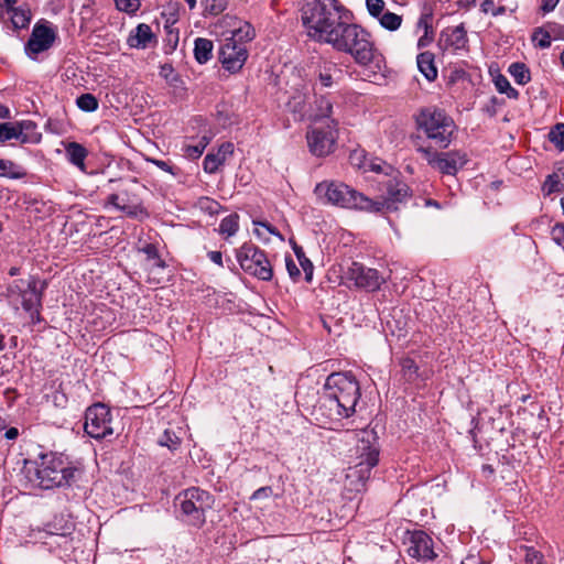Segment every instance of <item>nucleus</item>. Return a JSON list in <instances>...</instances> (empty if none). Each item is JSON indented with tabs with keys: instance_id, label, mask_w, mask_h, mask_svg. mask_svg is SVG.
<instances>
[{
	"instance_id": "2",
	"label": "nucleus",
	"mask_w": 564,
	"mask_h": 564,
	"mask_svg": "<svg viewBox=\"0 0 564 564\" xmlns=\"http://www.w3.org/2000/svg\"><path fill=\"white\" fill-rule=\"evenodd\" d=\"M348 12L338 0H304L301 21L311 39L327 44L347 20Z\"/></svg>"
},
{
	"instance_id": "15",
	"label": "nucleus",
	"mask_w": 564,
	"mask_h": 564,
	"mask_svg": "<svg viewBox=\"0 0 564 564\" xmlns=\"http://www.w3.org/2000/svg\"><path fill=\"white\" fill-rule=\"evenodd\" d=\"M248 58V50L243 43L225 40L219 50L223 67L231 74L238 73Z\"/></svg>"
},
{
	"instance_id": "53",
	"label": "nucleus",
	"mask_w": 564,
	"mask_h": 564,
	"mask_svg": "<svg viewBox=\"0 0 564 564\" xmlns=\"http://www.w3.org/2000/svg\"><path fill=\"white\" fill-rule=\"evenodd\" d=\"M147 161L152 163V164H154L156 167H159L160 170H162L164 172H167V173H170L172 175L176 174L174 166L171 165L166 161L158 160V159H153V158H148Z\"/></svg>"
},
{
	"instance_id": "46",
	"label": "nucleus",
	"mask_w": 564,
	"mask_h": 564,
	"mask_svg": "<svg viewBox=\"0 0 564 564\" xmlns=\"http://www.w3.org/2000/svg\"><path fill=\"white\" fill-rule=\"evenodd\" d=\"M20 130L17 132L15 124L12 122H2L0 123V142L3 143L6 141L17 139L20 137Z\"/></svg>"
},
{
	"instance_id": "58",
	"label": "nucleus",
	"mask_w": 564,
	"mask_h": 564,
	"mask_svg": "<svg viewBox=\"0 0 564 564\" xmlns=\"http://www.w3.org/2000/svg\"><path fill=\"white\" fill-rule=\"evenodd\" d=\"M207 257L219 267H223V253L220 251H209Z\"/></svg>"
},
{
	"instance_id": "17",
	"label": "nucleus",
	"mask_w": 564,
	"mask_h": 564,
	"mask_svg": "<svg viewBox=\"0 0 564 564\" xmlns=\"http://www.w3.org/2000/svg\"><path fill=\"white\" fill-rule=\"evenodd\" d=\"M406 552L417 561H433L437 557L432 538L421 530L411 533Z\"/></svg>"
},
{
	"instance_id": "34",
	"label": "nucleus",
	"mask_w": 564,
	"mask_h": 564,
	"mask_svg": "<svg viewBox=\"0 0 564 564\" xmlns=\"http://www.w3.org/2000/svg\"><path fill=\"white\" fill-rule=\"evenodd\" d=\"M378 20L380 25L388 31H397L402 24V17L390 11L383 12Z\"/></svg>"
},
{
	"instance_id": "14",
	"label": "nucleus",
	"mask_w": 564,
	"mask_h": 564,
	"mask_svg": "<svg viewBox=\"0 0 564 564\" xmlns=\"http://www.w3.org/2000/svg\"><path fill=\"white\" fill-rule=\"evenodd\" d=\"M348 281L354 282L358 289L375 292L384 283V278L378 270L368 268L359 262H351L345 271Z\"/></svg>"
},
{
	"instance_id": "56",
	"label": "nucleus",
	"mask_w": 564,
	"mask_h": 564,
	"mask_svg": "<svg viewBox=\"0 0 564 564\" xmlns=\"http://www.w3.org/2000/svg\"><path fill=\"white\" fill-rule=\"evenodd\" d=\"M253 225L254 226H261L262 228H264L271 235H274V236L279 237L281 240H284V238L280 234V231L274 226H272L271 224H269L267 221H253Z\"/></svg>"
},
{
	"instance_id": "30",
	"label": "nucleus",
	"mask_w": 564,
	"mask_h": 564,
	"mask_svg": "<svg viewBox=\"0 0 564 564\" xmlns=\"http://www.w3.org/2000/svg\"><path fill=\"white\" fill-rule=\"evenodd\" d=\"M508 72L518 85H525L531 80L530 69L524 63H512Z\"/></svg>"
},
{
	"instance_id": "37",
	"label": "nucleus",
	"mask_w": 564,
	"mask_h": 564,
	"mask_svg": "<svg viewBox=\"0 0 564 564\" xmlns=\"http://www.w3.org/2000/svg\"><path fill=\"white\" fill-rule=\"evenodd\" d=\"M542 191L545 195L564 191V184L558 173L550 174L543 183Z\"/></svg>"
},
{
	"instance_id": "5",
	"label": "nucleus",
	"mask_w": 564,
	"mask_h": 564,
	"mask_svg": "<svg viewBox=\"0 0 564 564\" xmlns=\"http://www.w3.org/2000/svg\"><path fill=\"white\" fill-rule=\"evenodd\" d=\"M47 282H40L36 275L28 279H17L7 285L6 297L14 312L23 310L30 317L31 325L42 322L44 291Z\"/></svg>"
},
{
	"instance_id": "52",
	"label": "nucleus",
	"mask_w": 564,
	"mask_h": 564,
	"mask_svg": "<svg viewBox=\"0 0 564 564\" xmlns=\"http://www.w3.org/2000/svg\"><path fill=\"white\" fill-rule=\"evenodd\" d=\"M285 267L292 280H297L301 276V271L290 254L285 256Z\"/></svg>"
},
{
	"instance_id": "26",
	"label": "nucleus",
	"mask_w": 564,
	"mask_h": 564,
	"mask_svg": "<svg viewBox=\"0 0 564 564\" xmlns=\"http://www.w3.org/2000/svg\"><path fill=\"white\" fill-rule=\"evenodd\" d=\"M17 132L20 130V140L21 143H36L41 140V134L35 132L36 124L30 120H23L20 122H15Z\"/></svg>"
},
{
	"instance_id": "33",
	"label": "nucleus",
	"mask_w": 564,
	"mask_h": 564,
	"mask_svg": "<svg viewBox=\"0 0 564 564\" xmlns=\"http://www.w3.org/2000/svg\"><path fill=\"white\" fill-rule=\"evenodd\" d=\"M254 37V29L250 23H245L239 29L232 32V35L228 37V41H232L238 43H243L246 45L247 42H250Z\"/></svg>"
},
{
	"instance_id": "38",
	"label": "nucleus",
	"mask_w": 564,
	"mask_h": 564,
	"mask_svg": "<svg viewBox=\"0 0 564 564\" xmlns=\"http://www.w3.org/2000/svg\"><path fill=\"white\" fill-rule=\"evenodd\" d=\"M495 86L500 94H506L507 97L511 99H518L519 91L511 86L510 82L506 76L501 74L498 75L495 78Z\"/></svg>"
},
{
	"instance_id": "42",
	"label": "nucleus",
	"mask_w": 564,
	"mask_h": 564,
	"mask_svg": "<svg viewBox=\"0 0 564 564\" xmlns=\"http://www.w3.org/2000/svg\"><path fill=\"white\" fill-rule=\"evenodd\" d=\"M401 371L406 381L413 382L417 378L419 367L413 359L404 358L401 360Z\"/></svg>"
},
{
	"instance_id": "19",
	"label": "nucleus",
	"mask_w": 564,
	"mask_h": 564,
	"mask_svg": "<svg viewBox=\"0 0 564 564\" xmlns=\"http://www.w3.org/2000/svg\"><path fill=\"white\" fill-rule=\"evenodd\" d=\"M107 205L124 213L130 218L142 220L149 217V213L142 202L128 198L127 202L120 203V194H110L107 197Z\"/></svg>"
},
{
	"instance_id": "63",
	"label": "nucleus",
	"mask_w": 564,
	"mask_h": 564,
	"mask_svg": "<svg viewBox=\"0 0 564 564\" xmlns=\"http://www.w3.org/2000/svg\"><path fill=\"white\" fill-rule=\"evenodd\" d=\"M505 12H506V7L500 6V7H497V8H496V7H494V10H492L491 14H492L494 17H498V15L503 14Z\"/></svg>"
},
{
	"instance_id": "4",
	"label": "nucleus",
	"mask_w": 564,
	"mask_h": 564,
	"mask_svg": "<svg viewBox=\"0 0 564 564\" xmlns=\"http://www.w3.org/2000/svg\"><path fill=\"white\" fill-rule=\"evenodd\" d=\"M360 395L359 382L351 372H333L324 384L319 409L327 410L330 419L349 417L356 412Z\"/></svg>"
},
{
	"instance_id": "47",
	"label": "nucleus",
	"mask_w": 564,
	"mask_h": 564,
	"mask_svg": "<svg viewBox=\"0 0 564 564\" xmlns=\"http://www.w3.org/2000/svg\"><path fill=\"white\" fill-rule=\"evenodd\" d=\"M524 564H545L544 556L533 547H525Z\"/></svg>"
},
{
	"instance_id": "48",
	"label": "nucleus",
	"mask_w": 564,
	"mask_h": 564,
	"mask_svg": "<svg viewBox=\"0 0 564 564\" xmlns=\"http://www.w3.org/2000/svg\"><path fill=\"white\" fill-rule=\"evenodd\" d=\"M366 7H367L369 14L371 17L378 19L383 13L384 1L383 0H366Z\"/></svg>"
},
{
	"instance_id": "59",
	"label": "nucleus",
	"mask_w": 564,
	"mask_h": 564,
	"mask_svg": "<svg viewBox=\"0 0 564 564\" xmlns=\"http://www.w3.org/2000/svg\"><path fill=\"white\" fill-rule=\"evenodd\" d=\"M494 7H495V2L494 0H485L482 1V3L480 4V9L484 13H491L492 10H494Z\"/></svg>"
},
{
	"instance_id": "57",
	"label": "nucleus",
	"mask_w": 564,
	"mask_h": 564,
	"mask_svg": "<svg viewBox=\"0 0 564 564\" xmlns=\"http://www.w3.org/2000/svg\"><path fill=\"white\" fill-rule=\"evenodd\" d=\"M558 1L560 0H542L541 10L544 13L552 12L556 8Z\"/></svg>"
},
{
	"instance_id": "28",
	"label": "nucleus",
	"mask_w": 564,
	"mask_h": 564,
	"mask_svg": "<svg viewBox=\"0 0 564 564\" xmlns=\"http://www.w3.org/2000/svg\"><path fill=\"white\" fill-rule=\"evenodd\" d=\"M0 176L11 180H20L26 176V171L23 166L11 160L0 159Z\"/></svg>"
},
{
	"instance_id": "21",
	"label": "nucleus",
	"mask_w": 564,
	"mask_h": 564,
	"mask_svg": "<svg viewBox=\"0 0 564 564\" xmlns=\"http://www.w3.org/2000/svg\"><path fill=\"white\" fill-rule=\"evenodd\" d=\"M442 35L445 36L446 44L454 50L464 48L468 42L467 33L463 23L445 29L442 32Z\"/></svg>"
},
{
	"instance_id": "24",
	"label": "nucleus",
	"mask_w": 564,
	"mask_h": 564,
	"mask_svg": "<svg viewBox=\"0 0 564 564\" xmlns=\"http://www.w3.org/2000/svg\"><path fill=\"white\" fill-rule=\"evenodd\" d=\"M419 70L429 80L433 82L437 77V69L434 65V54L431 52L420 53L416 57Z\"/></svg>"
},
{
	"instance_id": "18",
	"label": "nucleus",
	"mask_w": 564,
	"mask_h": 564,
	"mask_svg": "<svg viewBox=\"0 0 564 564\" xmlns=\"http://www.w3.org/2000/svg\"><path fill=\"white\" fill-rule=\"evenodd\" d=\"M387 197L382 200H373L382 204V210H397L395 203H402L410 197V187L402 181L389 180L386 185Z\"/></svg>"
},
{
	"instance_id": "10",
	"label": "nucleus",
	"mask_w": 564,
	"mask_h": 564,
	"mask_svg": "<svg viewBox=\"0 0 564 564\" xmlns=\"http://www.w3.org/2000/svg\"><path fill=\"white\" fill-rule=\"evenodd\" d=\"M427 164L443 175L455 176L468 162V156L460 150L438 152L432 147L416 149Z\"/></svg>"
},
{
	"instance_id": "13",
	"label": "nucleus",
	"mask_w": 564,
	"mask_h": 564,
	"mask_svg": "<svg viewBox=\"0 0 564 564\" xmlns=\"http://www.w3.org/2000/svg\"><path fill=\"white\" fill-rule=\"evenodd\" d=\"M379 453L377 443L368 438L359 440L355 448L358 463L349 468L348 477H357L362 482L368 480L371 469L379 463Z\"/></svg>"
},
{
	"instance_id": "40",
	"label": "nucleus",
	"mask_w": 564,
	"mask_h": 564,
	"mask_svg": "<svg viewBox=\"0 0 564 564\" xmlns=\"http://www.w3.org/2000/svg\"><path fill=\"white\" fill-rule=\"evenodd\" d=\"M549 141L554 144L558 151H564V123L558 122L553 126L547 134Z\"/></svg>"
},
{
	"instance_id": "11",
	"label": "nucleus",
	"mask_w": 564,
	"mask_h": 564,
	"mask_svg": "<svg viewBox=\"0 0 564 564\" xmlns=\"http://www.w3.org/2000/svg\"><path fill=\"white\" fill-rule=\"evenodd\" d=\"M330 123H315V126L307 132V144L310 151L315 156H326L330 154L336 145L338 138V121L330 120Z\"/></svg>"
},
{
	"instance_id": "16",
	"label": "nucleus",
	"mask_w": 564,
	"mask_h": 564,
	"mask_svg": "<svg viewBox=\"0 0 564 564\" xmlns=\"http://www.w3.org/2000/svg\"><path fill=\"white\" fill-rule=\"evenodd\" d=\"M55 39L56 33L51 26L36 23L33 26L32 33L25 44L26 55L30 58L35 59L37 54L52 47Z\"/></svg>"
},
{
	"instance_id": "43",
	"label": "nucleus",
	"mask_w": 564,
	"mask_h": 564,
	"mask_svg": "<svg viewBox=\"0 0 564 564\" xmlns=\"http://www.w3.org/2000/svg\"><path fill=\"white\" fill-rule=\"evenodd\" d=\"M224 163L225 161L220 158V155H217L216 153H208L204 158L203 169L206 173L214 174Z\"/></svg>"
},
{
	"instance_id": "36",
	"label": "nucleus",
	"mask_w": 564,
	"mask_h": 564,
	"mask_svg": "<svg viewBox=\"0 0 564 564\" xmlns=\"http://www.w3.org/2000/svg\"><path fill=\"white\" fill-rule=\"evenodd\" d=\"M293 251L300 262V265L302 267L305 275H306V280H311L312 279V275H313V263L311 262V260L308 258H306L305 256V252L303 250V248L301 246H299L296 242H293Z\"/></svg>"
},
{
	"instance_id": "35",
	"label": "nucleus",
	"mask_w": 564,
	"mask_h": 564,
	"mask_svg": "<svg viewBox=\"0 0 564 564\" xmlns=\"http://www.w3.org/2000/svg\"><path fill=\"white\" fill-rule=\"evenodd\" d=\"M208 144V139L203 137L197 144H187L184 145L183 152L184 156L188 160H197L204 153L206 147Z\"/></svg>"
},
{
	"instance_id": "62",
	"label": "nucleus",
	"mask_w": 564,
	"mask_h": 564,
	"mask_svg": "<svg viewBox=\"0 0 564 564\" xmlns=\"http://www.w3.org/2000/svg\"><path fill=\"white\" fill-rule=\"evenodd\" d=\"M0 118L8 119L10 118V110L8 107L0 104Z\"/></svg>"
},
{
	"instance_id": "39",
	"label": "nucleus",
	"mask_w": 564,
	"mask_h": 564,
	"mask_svg": "<svg viewBox=\"0 0 564 564\" xmlns=\"http://www.w3.org/2000/svg\"><path fill=\"white\" fill-rule=\"evenodd\" d=\"M139 251L145 254L147 260L153 261V265L165 268V262L160 257L158 247L154 243H145L139 248Z\"/></svg>"
},
{
	"instance_id": "61",
	"label": "nucleus",
	"mask_w": 564,
	"mask_h": 564,
	"mask_svg": "<svg viewBox=\"0 0 564 564\" xmlns=\"http://www.w3.org/2000/svg\"><path fill=\"white\" fill-rule=\"evenodd\" d=\"M128 198L138 199L139 202H141V199L135 194H129L128 192H122L120 194V203H123L124 200L127 202Z\"/></svg>"
},
{
	"instance_id": "41",
	"label": "nucleus",
	"mask_w": 564,
	"mask_h": 564,
	"mask_svg": "<svg viewBox=\"0 0 564 564\" xmlns=\"http://www.w3.org/2000/svg\"><path fill=\"white\" fill-rule=\"evenodd\" d=\"M76 105L80 110L86 112H93L97 110L99 106L98 99L89 93L82 94L79 97H77Z\"/></svg>"
},
{
	"instance_id": "49",
	"label": "nucleus",
	"mask_w": 564,
	"mask_h": 564,
	"mask_svg": "<svg viewBox=\"0 0 564 564\" xmlns=\"http://www.w3.org/2000/svg\"><path fill=\"white\" fill-rule=\"evenodd\" d=\"M226 9V0H206L205 10L212 15H218Z\"/></svg>"
},
{
	"instance_id": "27",
	"label": "nucleus",
	"mask_w": 564,
	"mask_h": 564,
	"mask_svg": "<svg viewBox=\"0 0 564 564\" xmlns=\"http://www.w3.org/2000/svg\"><path fill=\"white\" fill-rule=\"evenodd\" d=\"M214 44L210 40L197 37L194 42V57L199 64H206L213 57Z\"/></svg>"
},
{
	"instance_id": "9",
	"label": "nucleus",
	"mask_w": 564,
	"mask_h": 564,
	"mask_svg": "<svg viewBox=\"0 0 564 564\" xmlns=\"http://www.w3.org/2000/svg\"><path fill=\"white\" fill-rule=\"evenodd\" d=\"M236 258L240 268L249 275L270 281L273 278V268L267 253L252 242H245L236 250Z\"/></svg>"
},
{
	"instance_id": "50",
	"label": "nucleus",
	"mask_w": 564,
	"mask_h": 564,
	"mask_svg": "<svg viewBox=\"0 0 564 564\" xmlns=\"http://www.w3.org/2000/svg\"><path fill=\"white\" fill-rule=\"evenodd\" d=\"M551 37L564 41V25L557 22H546Z\"/></svg>"
},
{
	"instance_id": "3",
	"label": "nucleus",
	"mask_w": 564,
	"mask_h": 564,
	"mask_svg": "<svg viewBox=\"0 0 564 564\" xmlns=\"http://www.w3.org/2000/svg\"><path fill=\"white\" fill-rule=\"evenodd\" d=\"M24 474L33 487L47 490L72 486L82 476V470L63 455L47 453L36 460H26Z\"/></svg>"
},
{
	"instance_id": "32",
	"label": "nucleus",
	"mask_w": 564,
	"mask_h": 564,
	"mask_svg": "<svg viewBox=\"0 0 564 564\" xmlns=\"http://www.w3.org/2000/svg\"><path fill=\"white\" fill-rule=\"evenodd\" d=\"M8 13H11V23L14 29H25L29 26L31 21V14L29 10L19 7L8 11Z\"/></svg>"
},
{
	"instance_id": "6",
	"label": "nucleus",
	"mask_w": 564,
	"mask_h": 564,
	"mask_svg": "<svg viewBox=\"0 0 564 564\" xmlns=\"http://www.w3.org/2000/svg\"><path fill=\"white\" fill-rule=\"evenodd\" d=\"M314 193L324 204L366 213H380L382 210L381 203H375L370 197L341 182H321L316 184Z\"/></svg>"
},
{
	"instance_id": "64",
	"label": "nucleus",
	"mask_w": 564,
	"mask_h": 564,
	"mask_svg": "<svg viewBox=\"0 0 564 564\" xmlns=\"http://www.w3.org/2000/svg\"><path fill=\"white\" fill-rule=\"evenodd\" d=\"M476 0H459L458 4L464 8H470L475 6Z\"/></svg>"
},
{
	"instance_id": "23",
	"label": "nucleus",
	"mask_w": 564,
	"mask_h": 564,
	"mask_svg": "<svg viewBox=\"0 0 564 564\" xmlns=\"http://www.w3.org/2000/svg\"><path fill=\"white\" fill-rule=\"evenodd\" d=\"M65 152L69 163L77 166L82 172L86 171L85 160L88 151L84 145L77 142H69L65 147Z\"/></svg>"
},
{
	"instance_id": "20",
	"label": "nucleus",
	"mask_w": 564,
	"mask_h": 564,
	"mask_svg": "<svg viewBox=\"0 0 564 564\" xmlns=\"http://www.w3.org/2000/svg\"><path fill=\"white\" fill-rule=\"evenodd\" d=\"M152 43H156L155 34L149 24L140 23L133 30L127 39V44L131 48L144 50L151 46Z\"/></svg>"
},
{
	"instance_id": "12",
	"label": "nucleus",
	"mask_w": 564,
	"mask_h": 564,
	"mask_svg": "<svg viewBox=\"0 0 564 564\" xmlns=\"http://www.w3.org/2000/svg\"><path fill=\"white\" fill-rule=\"evenodd\" d=\"M110 409L102 403H95L85 412L84 431L96 440H102L113 434Z\"/></svg>"
},
{
	"instance_id": "44",
	"label": "nucleus",
	"mask_w": 564,
	"mask_h": 564,
	"mask_svg": "<svg viewBox=\"0 0 564 564\" xmlns=\"http://www.w3.org/2000/svg\"><path fill=\"white\" fill-rule=\"evenodd\" d=\"M141 8L140 0H118L116 9L129 15H134Z\"/></svg>"
},
{
	"instance_id": "8",
	"label": "nucleus",
	"mask_w": 564,
	"mask_h": 564,
	"mask_svg": "<svg viewBox=\"0 0 564 564\" xmlns=\"http://www.w3.org/2000/svg\"><path fill=\"white\" fill-rule=\"evenodd\" d=\"M214 503V496L198 487L187 488L175 497V506L180 509L183 521L195 528L205 524L206 513Z\"/></svg>"
},
{
	"instance_id": "45",
	"label": "nucleus",
	"mask_w": 564,
	"mask_h": 564,
	"mask_svg": "<svg viewBox=\"0 0 564 564\" xmlns=\"http://www.w3.org/2000/svg\"><path fill=\"white\" fill-rule=\"evenodd\" d=\"M159 444L161 446H166L171 451H175L178 448L181 440L174 432L165 430L162 436L159 438Z\"/></svg>"
},
{
	"instance_id": "51",
	"label": "nucleus",
	"mask_w": 564,
	"mask_h": 564,
	"mask_svg": "<svg viewBox=\"0 0 564 564\" xmlns=\"http://www.w3.org/2000/svg\"><path fill=\"white\" fill-rule=\"evenodd\" d=\"M551 234L554 242L561 246L564 250V221L555 224Z\"/></svg>"
},
{
	"instance_id": "25",
	"label": "nucleus",
	"mask_w": 564,
	"mask_h": 564,
	"mask_svg": "<svg viewBox=\"0 0 564 564\" xmlns=\"http://www.w3.org/2000/svg\"><path fill=\"white\" fill-rule=\"evenodd\" d=\"M341 70L332 62H324L318 66L317 83L322 88H329L334 84V76L340 74Z\"/></svg>"
},
{
	"instance_id": "22",
	"label": "nucleus",
	"mask_w": 564,
	"mask_h": 564,
	"mask_svg": "<svg viewBox=\"0 0 564 564\" xmlns=\"http://www.w3.org/2000/svg\"><path fill=\"white\" fill-rule=\"evenodd\" d=\"M315 113H314V122L315 123H330V120H335L333 118L334 115V106L329 97L321 96L315 101Z\"/></svg>"
},
{
	"instance_id": "29",
	"label": "nucleus",
	"mask_w": 564,
	"mask_h": 564,
	"mask_svg": "<svg viewBox=\"0 0 564 564\" xmlns=\"http://www.w3.org/2000/svg\"><path fill=\"white\" fill-rule=\"evenodd\" d=\"M239 230V215L230 214L221 219L219 224V234L225 236L226 239L232 237Z\"/></svg>"
},
{
	"instance_id": "1",
	"label": "nucleus",
	"mask_w": 564,
	"mask_h": 564,
	"mask_svg": "<svg viewBox=\"0 0 564 564\" xmlns=\"http://www.w3.org/2000/svg\"><path fill=\"white\" fill-rule=\"evenodd\" d=\"M327 44L337 52L348 54L369 73L368 76L381 74L386 68L383 54L376 46L371 34L359 24L346 20Z\"/></svg>"
},
{
	"instance_id": "7",
	"label": "nucleus",
	"mask_w": 564,
	"mask_h": 564,
	"mask_svg": "<svg viewBox=\"0 0 564 564\" xmlns=\"http://www.w3.org/2000/svg\"><path fill=\"white\" fill-rule=\"evenodd\" d=\"M415 121L419 132L424 134L431 147L446 149L452 143L456 124L444 110L436 107L423 108Z\"/></svg>"
},
{
	"instance_id": "55",
	"label": "nucleus",
	"mask_w": 564,
	"mask_h": 564,
	"mask_svg": "<svg viewBox=\"0 0 564 564\" xmlns=\"http://www.w3.org/2000/svg\"><path fill=\"white\" fill-rule=\"evenodd\" d=\"M234 153V144L230 142L223 143L218 151L216 152L217 155H220V158L226 161V159Z\"/></svg>"
},
{
	"instance_id": "31",
	"label": "nucleus",
	"mask_w": 564,
	"mask_h": 564,
	"mask_svg": "<svg viewBox=\"0 0 564 564\" xmlns=\"http://www.w3.org/2000/svg\"><path fill=\"white\" fill-rule=\"evenodd\" d=\"M531 41L535 47L545 50L551 46L552 37L546 28V23L543 26L535 28L531 35Z\"/></svg>"
},
{
	"instance_id": "60",
	"label": "nucleus",
	"mask_w": 564,
	"mask_h": 564,
	"mask_svg": "<svg viewBox=\"0 0 564 564\" xmlns=\"http://www.w3.org/2000/svg\"><path fill=\"white\" fill-rule=\"evenodd\" d=\"M18 436L19 430L17 427H9L4 433V437L9 441L15 440Z\"/></svg>"
},
{
	"instance_id": "54",
	"label": "nucleus",
	"mask_w": 564,
	"mask_h": 564,
	"mask_svg": "<svg viewBox=\"0 0 564 564\" xmlns=\"http://www.w3.org/2000/svg\"><path fill=\"white\" fill-rule=\"evenodd\" d=\"M272 494H273L272 488L270 486H264V487L257 489L252 494L251 499L259 500V499L269 498L270 496H272Z\"/></svg>"
}]
</instances>
